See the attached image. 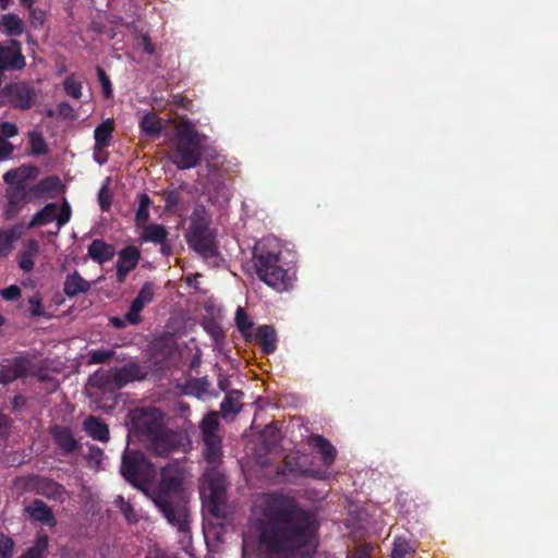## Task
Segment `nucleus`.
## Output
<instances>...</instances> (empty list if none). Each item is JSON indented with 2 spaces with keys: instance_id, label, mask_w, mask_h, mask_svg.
Listing matches in <instances>:
<instances>
[{
  "instance_id": "obj_1",
  "label": "nucleus",
  "mask_w": 558,
  "mask_h": 558,
  "mask_svg": "<svg viewBox=\"0 0 558 558\" xmlns=\"http://www.w3.org/2000/svg\"><path fill=\"white\" fill-rule=\"evenodd\" d=\"M319 523L314 511L281 493L268 494L259 520L258 549L263 558H292L315 549Z\"/></svg>"
},
{
  "instance_id": "obj_2",
  "label": "nucleus",
  "mask_w": 558,
  "mask_h": 558,
  "mask_svg": "<svg viewBox=\"0 0 558 558\" xmlns=\"http://www.w3.org/2000/svg\"><path fill=\"white\" fill-rule=\"evenodd\" d=\"M146 495L179 533H190V510L183 488V477L177 466H163L159 483L156 487L148 489Z\"/></svg>"
},
{
  "instance_id": "obj_3",
  "label": "nucleus",
  "mask_w": 558,
  "mask_h": 558,
  "mask_svg": "<svg viewBox=\"0 0 558 558\" xmlns=\"http://www.w3.org/2000/svg\"><path fill=\"white\" fill-rule=\"evenodd\" d=\"M175 148L171 161L180 170L195 168L202 159V136L191 121H182L175 126Z\"/></svg>"
},
{
  "instance_id": "obj_4",
  "label": "nucleus",
  "mask_w": 558,
  "mask_h": 558,
  "mask_svg": "<svg viewBox=\"0 0 558 558\" xmlns=\"http://www.w3.org/2000/svg\"><path fill=\"white\" fill-rule=\"evenodd\" d=\"M280 252H271L265 246H256L253 252V265L257 277L277 292L292 288V277L280 264Z\"/></svg>"
},
{
  "instance_id": "obj_5",
  "label": "nucleus",
  "mask_w": 558,
  "mask_h": 558,
  "mask_svg": "<svg viewBox=\"0 0 558 558\" xmlns=\"http://www.w3.org/2000/svg\"><path fill=\"white\" fill-rule=\"evenodd\" d=\"M120 473L128 483L145 495L156 477L154 464L142 452L128 449L122 456Z\"/></svg>"
},
{
  "instance_id": "obj_6",
  "label": "nucleus",
  "mask_w": 558,
  "mask_h": 558,
  "mask_svg": "<svg viewBox=\"0 0 558 558\" xmlns=\"http://www.w3.org/2000/svg\"><path fill=\"white\" fill-rule=\"evenodd\" d=\"M206 486L203 495L206 498L208 512L216 518H226L227 509V488L229 483L225 474L216 469H210L204 474Z\"/></svg>"
},
{
  "instance_id": "obj_7",
  "label": "nucleus",
  "mask_w": 558,
  "mask_h": 558,
  "mask_svg": "<svg viewBox=\"0 0 558 558\" xmlns=\"http://www.w3.org/2000/svg\"><path fill=\"white\" fill-rule=\"evenodd\" d=\"M147 373L138 362H129L117 368H111L106 374L96 373L95 380L97 386L105 390L121 389L135 380H142Z\"/></svg>"
},
{
  "instance_id": "obj_8",
  "label": "nucleus",
  "mask_w": 558,
  "mask_h": 558,
  "mask_svg": "<svg viewBox=\"0 0 558 558\" xmlns=\"http://www.w3.org/2000/svg\"><path fill=\"white\" fill-rule=\"evenodd\" d=\"M37 97V90L31 83L11 82L0 89V106L7 105L13 109L26 111L36 104Z\"/></svg>"
},
{
  "instance_id": "obj_9",
  "label": "nucleus",
  "mask_w": 558,
  "mask_h": 558,
  "mask_svg": "<svg viewBox=\"0 0 558 558\" xmlns=\"http://www.w3.org/2000/svg\"><path fill=\"white\" fill-rule=\"evenodd\" d=\"M71 216V206L66 201L60 207L57 203H48L33 216L32 220L26 225V229L46 226L56 220L58 231H60L70 221Z\"/></svg>"
},
{
  "instance_id": "obj_10",
  "label": "nucleus",
  "mask_w": 558,
  "mask_h": 558,
  "mask_svg": "<svg viewBox=\"0 0 558 558\" xmlns=\"http://www.w3.org/2000/svg\"><path fill=\"white\" fill-rule=\"evenodd\" d=\"M26 66V59L22 52V44L14 38L0 43V71H22Z\"/></svg>"
},
{
  "instance_id": "obj_11",
  "label": "nucleus",
  "mask_w": 558,
  "mask_h": 558,
  "mask_svg": "<svg viewBox=\"0 0 558 558\" xmlns=\"http://www.w3.org/2000/svg\"><path fill=\"white\" fill-rule=\"evenodd\" d=\"M49 433L62 454L70 456L80 451L81 445L69 426L57 424L50 427Z\"/></svg>"
},
{
  "instance_id": "obj_12",
  "label": "nucleus",
  "mask_w": 558,
  "mask_h": 558,
  "mask_svg": "<svg viewBox=\"0 0 558 558\" xmlns=\"http://www.w3.org/2000/svg\"><path fill=\"white\" fill-rule=\"evenodd\" d=\"M140 259L141 251L134 245L125 246L118 253L116 277L119 283L125 282L129 272L136 268Z\"/></svg>"
},
{
  "instance_id": "obj_13",
  "label": "nucleus",
  "mask_w": 558,
  "mask_h": 558,
  "mask_svg": "<svg viewBox=\"0 0 558 558\" xmlns=\"http://www.w3.org/2000/svg\"><path fill=\"white\" fill-rule=\"evenodd\" d=\"M149 448L157 456L166 457L179 447V436L174 432L162 427L157 434L148 439Z\"/></svg>"
},
{
  "instance_id": "obj_14",
  "label": "nucleus",
  "mask_w": 558,
  "mask_h": 558,
  "mask_svg": "<svg viewBox=\"0 0 558 558\" xmlns=\"http://www.w3.org/2000/svg\"><path fill=\"white\" fill-rule=\"evenodd\" d=\"M31 361L26 356H16L8 364L0 367V384L7 385L19 378H24L28 375Z\"/></svg>"
},
{
  "instance_id": "obj_15",
  "label": "nucleus",
  "mask_w": 558,
  "mask_h": 558,
  "mask_svg": "<svg viewBox=\"0 0 558 558\" xmlns=\"http://www.w3.org/2000/svg\"><path fill=\"white\" fill-rule=\"evenodd\" d=\"M279 473L283 476H302V477H313L317 480L326 478V471L320 470H311V469H302L299 462V458L296 457H287L281 466L279 468Z\"/></svg>"
},
{
  "instance_id": "obj_16",
  "label": "nucleus",
  "mask_w": 558,
  "mask_h": 558,
  "mask_svg": "<svg viewBox=\"0 0 558 558\" xmlns=\"http://www.w3.org/2000/svg\"><path fill=\"white\" fill-rule=\"evenodd\" d=\"M250 341H254L262 348L263 353L269 355L277 350V331L270 325L258 326L256 332L251 337Z\"/></svg>"
},
{
  "instance_id": "obj_17",
  "label": "nucleus",
  "mask_w": 558,
  "mask_h": 558,
  "mask_svg": "<svg viewBox=\"0 0 558 558\" xmlns=\"http://www.w3.org/2000/svg\"><path fill=\"white\" fill-rule=\"evenodd\" d=\"M133 421L136 430L145 436L147 440L165 427L161 418L155 413L142 412Z\"/></svg>"
},
{
  "instance_id": "obj_18",
  "label": "nucleus",
  "mask_w": 558,
  "mask_h": 558,
  "mask_svg": "<svg viewBox=\"0 0 558 558\" xmlns=\"http://www.w3.org/2000/svg\"><path fill=\"white\" fill-rule=\"evenodd\" d=\"M113 129H114L113 121L111 119H107L106 121L101 122L98 126H96V129L94 131V137H95L94 155H95V160L100 165L105 163L107 161V158H104V159L98 158L97 151L102 150L110 145Z\"/></svg>"
},
{
  "instance_id": "obj_19",
  "label": "nucleus",
  "mask_w": 558,
  "mask_h": 558,
  "mask_svg": "<svg viewBox=\"0 0 558 558\" xmlns=\"http://www.w3.org/2000/svg\"><path fill=\"white\" fill-rule=\"evenodd\" d=\"M25 512H27L33 520L46 524L49 527L57 525V519L51 508L41 499H35L31 505L26 506Z\"/></svg>"
},
{
  "instance_id": "obj_20",
  "label": "nucleus",
  "mask_w": 558,
  "mask_h": 558,
  "mask_svg": "<svg viewBox=\"0 0 558 558\" xmlns=\"http://www.w3.org/2000/svg\"><path fill=\"white\" fill-rule=\"evenodd\" d=\"M308 445L320 454L324 465L328 468L333 464L337 458V450L328 439L322 435L312 434L308 437Z\"/></svg>"
},
{
  "instance_id": "obj_21",
  "label": "nucleus",
  "mask_w": 558,
  "mask_h": 558,
  "mask_svg": "<svg viewBox=\"0 0 558 558\" xmlns=\"http://www.w3.org/2000/svg\"><path fill=\"white\" fill-rule=\"evenodd\" d=\"M83 428L94 440L107 442L110 439L109 426L101 417L89 415L84 420Z\"/></svg>"
},
{
  "instance_id": "obj_22",
  "label": "nucleus",
  "mask_w": 558,
  "mask_h": 558,
  "mask_svg": "<svg viewBox=\"0 0 558 558\" xmlns=\"http://www.w3.org/2000/svg\"><path fill=\"white\" fill-rule=\"evenodd\" d=\"M87 254L92 260L102 265L111 260L116 255V248L112 244L101 239H95L87 247Z\"/></svg>"
},
{
  "instance_id": "obj_23",
  "label": "nucleus",
  "mask_w": 558,
  "mask_h": 558,
  "mask_svg": "<svg viewBox=\"0 0 558 558\" xmlns=\"http://www.w3.org/2000/svg\"><path fill=\"white\" fill-rule=\"evenodd\" d=\"M186 242L193 251L197 252L206 259L218 256V250L211 232L205 235L196 236L194 239H187Z\"/></svg>"
},
{
  "instance_id": "obj_24",
  "label": "nucleus",
  "mask_w": 558,
  "mask_h": 558,
  "mask_svg": "<svg viewBox=\"0 0 558 558\" xmlns=\"http://www.w3.org/2000/svg\"><path fill=\"white\" fill-rule=\"evenodd\" d=\"M25 31L23 20L14 14L8 13L0 17V32L9 37L21 36Z\"/></svg>"
},
{
  "instance_id": "obj_25",
  "label": "nucleus",
  "mask_w": 558,
  "mask_h": 558,
  "mask_svg": "<svg viewBox=\"0 0 558 558\" xmlns=\"http://www.w3.org/2000/svg\"><path fill=\"white\" fill-rule=\"evenodd\" d=\"M90 289V284L77 271L68 275L63 284V291L69 298L85 293Z\"/></svg>"
},
{
  "instance_id": "obj_26",
  "label": "nucleus",
  "mask_w": 558,
  "mask_h": 558,
  "mask_svg": "<svg viewBox=\"0 0 558 558\" xmlns=\"http://www.w3.org/2000/svg\"><path fill=\"white\" fill-rule=\"evenodd\" d=\"M204 451L203 456L205 461L216 469V465L220 463L222 457L221 437L204 439Z\"/></svg>"
},
{
  "instance_id": "obj_27",
  "label": "nucleus",
  "mask_w": 558,
  "mask_h": 558,
  "mask_svg": "<svg viewBox=\"0 0 558 558\" xmlns=\"http://www.w3.org/2000/svg\"><path fill=\"white\" fill-rule=\"evenodd\" d=\"M37 489L39 494L53 500H61L65 493L63 485L48 477L38 480Z\"/></svg>"
},
{
  "instance_id": "obj_28",
  "label": "nucleus",
  "mask_w": 558,
  "mask_h": 558,
  "mask_svg": "<svg viewBox=\"0 0 558 558\" xmlns=\"http://www.w3.org/2000/svg\"><path fill=\"white\" fill-rule=\"evenodd\" d=\"M25 228L26 226L24 225H15L0 232V256L8 254L12 243L24 234Z\"/></svg>"
},
{
  "instance_id": "obj_29",
  "label": "nucleus",
  "mask_w": 558,
  "mask_h": 558,
  "mask_svg": "<svg viewBox=\"0 0 558 558\" xmlns=\"http://www.w3.org/2000/svg\"><path fill=\"white\" fill-rule=\"evenodd\" d=\"M169 232L162 225L150 223L144 227L141 238L144 242L163 243L168 240Z\"/></svg>"
},
{
  "instance_id": "obj_30",
  "label": "nucleus",
  "mask_w": 558,
  "mask_h": 558,
  "mask_svg": "<svg viewBox=\"0 0 558 558\" xmlns=\"http://www.w3.org/2000/svg\"><path fill=\"white\" fill-rule=\"evenodd\" d=\"M33 192L31 191V186L27 184H15L14 186H8L5 191L7 201L20 204L24 206L25 203L32 201Z\"/></svg>"
},
{
  "instance_id": "obj_31",
  "label": "nucleus",
  "mask_w": 558,
  "mask_h": 558,
  "mask_svg": "<svg viewBox=\"0 0 558 558\" xmlns=\"http://www.w3.org/2000/svg\"><path fill=\"white\" fill-rule=\"evenodd\" d=\"M39 251V244L35 240H29L26 243L25 250L19 256V267L25 272L34 269V257Z\"/></svg>"
},
{
  "instance_id": "obj_32",
  "label": "nucleus",
  "mask_w": 558,
  "mask_h": 558,
  "mask_svg": "<svg viewBox=\"0 0 558 558\" xmlns=\"http://www.w3.org/2000/svg\"><path fill=\"white\" fill-rule=\"evenodd\" d=\"M61 187V180L57 175H49L41 179L36 185L31 186V191L36 197H40L44 194H50L59 191Z\"/></svg>"
},
{
  "instance_id": "obj_33",
  "label": "nucleus",
  "mask_w": 558,
  "mask_h": 558,
  "mask_svg": "<svg viewBox=\"0 0 558 558\" xmlns=\"http://www.w3.org/2000/svg\"><path fill=\"white\" fill-rule=\"evenodd\" d=\"M242 396H243V393L239 390H232L225 396V398L220 404V411L225 418H227L228 415H230V414L234 415L240 412V410H241L240 399Z\"/></svg>"
},
{
  "instance_id": "obj_34",
  "label": "nucleus",
  "mask_w": 558,
  "mask_h": 558,
  "mask_svg": "<svg viewBox=\"0 0 558 558\" xmlns=\"http://www.w3.org/2000/svg\"><path fill=\"white\" fill-rule=\"evenodd\" d=\"M199 428L203 440L220 437L218 435L219 420L217 413L209 412L206 414L201 421Z\"/></svg>"
},
{
  "instance_id": "obj_35",
  "label": "nucleus",
  "mask_w": 558,
  "mask_h": 558,
  "mask_svg": "<svg viewBox=\"0 0 558 558\" xmlns=\"http://www.w3.org/2000/svg\"><path fill=\"white\" fill-rule=\"evenodd\" d=\"M141 129L150 137H158L161 134L162 125L160 118L156 113H146L141 120Z\"/></svg>"
},
{
  "instance_id": "obj_36",
  "label": "nucleus",
  "mask_w": 558,
  "mask_h": 558,
  "mask_svg": "<svg viewBox=\"0 0 558 558\" xmlns=\"http://www.w3.org/2000/svg\"><path fill=\"white\" fill-rule=\"evenodd\" d=\"M235 325L241 335L246 340H251L253 322L251 320L245 310L241 306H239L235 312Z\"/></svg>"
},
{
  "instance_id": "obj_37",
  "label": "nucleus",
  "mask_w": 558,
  "mask_h": 558,
  "mask_svg": "<svg viewBox=\"0 0 558 558\" xmlns=\"http://www.w3.org/2000/svg\"><path fill=\"white\" fill-rule=\"evenodd\" d=\"M150 197L146 193L138 195V208L135 214V223L137 227L145 226L149 219Z\"/></svg>"
},
{
  "instance_id": "obj_38",
  "label": "nucleus",
  "mask_w": 558,
  "mask_h": 558,
  "mask_svg": "<svg viewBox=\"0 0 558 558\" xmlns=\"http://www.w3.org/2000/svg\"><path fill=\"white\" fill-rule=\"evenodd\" d=\"M154 299V289L151 282H145L140 289L137 295L132 301V305L143 311L145 305L149 304Z\"/></svg>"
},
{
  "instance_id": "obj_39",
  "label": "nucleus",
  "mask_w": 558,
  "mask_h": 558,
  "mask_svg": "<svg viewBox=\"0 0 558 558\" xmlns=\"http://www.w3.org/2000/svg\"><path fill=\"white\" fill-rule=\"evenodd\" d=\"M207 233H210L207 222L203 218L193 217L186 233V240L194 239L199 235H205Z\"/></svg>"
},
{
  "instance_id": "obj_40",
  "label": "nucleus",
  "mask_w": 558,
  "mask_h": 558,
  "mask_svg": "<svg viewBox=\"0 0 558 558\" xmlns=\"http://www.w3.org/2000/svg\"><path fill=\"white\" fill-rule=\"evenodd\" d=\"M82 83L76 80L74 74L69 75L63 82L65 94L72 98L80 99L82 97Z\"/></svg>"
},
{
  "instance_id": "obj_41",
  "label": "nucleus",
  "mask_w": 558,
  "mask_h": 558,
  "mask_svg": "<svg viewBox=\"0 0 558 558\" xmlns=\"http://www.w3.org/2000/svg\"><path fill=\"white\" fill-rule=\"evenodd\" d=\"M116 354L114 350L97 349L88 352V364H104L110 361Z\"/></svg>"
},
{
  "instance_id": "obj_42",
  "label": "nucleus",
  "mask_w": 558,
  "mask_h": 558,
  "mask_svg": "<svg viewBox=\"0 0 558 558\" xmlns=\"http://www.w3.org/2000/svg\"><path fill=\"white\" fill-rule=\"evenodd\" d=\"M49 545V537L47 534L40 533L37 535L34 545L27 550V553L44 558V553L47 550Z\"/></svg>"
},
{
  "instance_id": "obj_43",
  "label": "nucleus",
  "mask_w": 558,
  "mask_h": 558,
  "mask_svg": "<svg viewBox=\"0 0 558 558\" xmlns=\"http://www.w3.org/2000/svg\"><path fill=\"white\" fill-rule=\"evenodd\" d=\"M27 175L22 171L21 168L11 169L3 174V181L9 186H14L15 184H26Z\"/></svg>"
},
{
  "instance_id": "obj_44",
  "label": "nucleus",
  "mask_w": 558,
  "mask_h": 558,
  "mask_svg": "<svg viewBox=\"0 0 558 558\" xmlns=\"http://www.w3.org/2000/svg\"><path fill=\"white\" fill-rule=\"evenodd\" d=\"M28 308L27 312L31 317H40L45 316L46 312L41 303V298L38 293L28 298Z\"/></svg>"
},
{
  "instance_id": "obj_45",
  "label": "nucleus",
  "mask_w": 558,
  "mask_h": 558,
  "mask_svg": "<svg viewBox=\"0 0 558 558\" xmlns=\"http://www.w3.org/2000/svg\"><path fill=\"white\" fill-rule=\"evenodd\" d=\"M411 551H413V548L408 541L402 539V538H397L393 542L391 558H404Z\"/></svg>"
},
{
  "instance_id": "obj_46",
  "label": "nucleus",
  "mask_w": 558,
  "mask_h": 558,
  "mask_svg": "<svg viewBox=\"0 0 558 558\" xmlns=\"http://www.w3.org/2000/svg\"><path fill=\"white\" fill-rule=\"evenodd\" d=\"M208 386L209 384L205 378L192 379L186 385L187 393L194 395L199 398L201 396L207 392Z\"/></svg>"
},
{
  "instance_id": "obj_47",
  "label": "nucleus",
  "mask_w": 558,
  "mask_h": 558,
  "mask_svg": "<svg viewBox=\"0 0 558 558\" xmlns=\"http://www.w3.org/2000/svg\"><path fill=\"white\" fill-rule=\"evenodd\" d=\"M29 143L34 155L40 156L48 153L47 144L40 134H32Z\"/></svg>"
},
{
  "instance_id": "obj_48",
  "label": "nucleus",
  "mask_w": 558,
  "mask_h": 558,
  "mask_svg": "<svg viewBox=\"0 0 558 558\" xmlns=\"http://www.w3.org/2000/svg\"><path fill=\"white\" fill-rule=\"evenodd\" d=\"M116 502L129 522L136 521L134 508L130 502L125 501L122 496H119Z\"/></svg>"
},
{
  "instance_id": "obj_49",
  "label": "nucleus",
  "mask_w": 558,
  "mask_h": 558,
  "mask_svg": "<svg viewBox=\"0 0 558 558\" xmlns=\"http://www.w3.org/2000/svg\"><path fill=\"white\" fill-rule=\"evenodd\" d=\"M98 80L100 82V85L102 87V92L106 98H109L112 96V86L109 76L106 74L105 70L100 66L96 68Z\"/></svg>"
},
{
  "instance_id": "obj_50",
  "label": "nucleus",
  "mask_w": 558,
  "mask_h": 558,
  "mask_svg": "<svg viewBox=\"0 0 558 558\" xmlns=\"http://www.w3.org/2000/svg\"><path fill=\"white\" fill-rule=\"evenodd\" d=\"M29 10V22L34 28L43 27L46 21V13L43 10L35 9L33 5Z\"/></svg>"
},
{
  "instance_id": "obj_51",
  "label": "nucleus",
  "mask_w": 558,
  "mask_h": 558,
  "mask_svg": "<svg viewBox=\"0 0 558 558\" xmlns=\"http://www.w3.org/2000/svg\"><path fill=\"white\" fill-rule=\"evenodd\" d=\"M166 209H173L181 203V193L178 190L166 191L163 193Z\"/></svg>"
},
{
  "instance_id": "obj_52",
  "label": "nucleus",
  "mask_w": 558,
  "mask_h": 558,
  "mask_svg": "<svg viewBox=\"0 0 558 558\" xmlns=\"http://www.w3.org/2000/svg\"><path fill=\"white\" fill-rule=\"evenodd\" d=\"M22 209V205L8 201L7 205L4 206L2 217L4 220H12L21 213Z\"/></svg>"
},
{
  "instance_id": "obj_53",
  "label": "nucleus",
  "mask_w": 558,
  "mask_h": 558,
  "mask_svg": "<svg viewBox=\"0 0 558 558\" xmlns=\"http://www.w3.org/2000/svg\"><path fill=\"white\" fill-rule=\"evenodd\" d=\"M112 197L107 189V186H102L98 192V203L99 207L102 211H107L111 207Z\"/></svg>"
},
{
  "instance_id": "obj_54",
  "label": "nucleus",
  "mask_w": 558,
  "mask_h": 558,
  "mask_svg": "<svg viewBox=\"0 0 558 558\" xmlns=\"http://www.w3.org/2000/svg\"><path fill=\"white\" fill-rule=\"evenodd\" d=\"M17 133L19 129L16 124L8 121L0 123V138L7 140L14 137Z\"/></svg>"
},
{
  "instance_id": "obj_55",
  "label": "nucleus",
  "mask_w": 558,
  "mask_h": 558,
  "mask_svg": "<svg viewBox=\"0 0 558 558\" xmlns=\"http://www.w3.org/2000/svg\"><path fill=\"white\" fill-rule=\"evenodd\" d=\"M58 117L63 119H74L76 113L74 108L66 101H62L57 106Z\"/></svg>"
},
{
  "instance_id": "obj_56",
  "label": "nucleus",
  "mask_w": 558,
  "mask_h": 558,
  "mask_svg": "<svg viewBox=\"0 0 558 558\" xmlns=\"http://www.w3.org/2000/svg\"><path fill=\"white\" fill-rule=\"evenodd\" d=\"M0 294L7 301H15L21 296V289L17 286L12 284L5 289H2Z\"/></svg>"
},
{
  "instance_id": "obj_57",
  "label": "nucleus",
  "mask_w": 558,
  "mask_h": 558,
  "mask_svg": "<svg viewBox=\"0 0 558 558\" xmlns=\"http://www.w3.org/2000/svg\"><path fill=\"white\" fill-rule=\"evenodd\" d=\"M141 312L142 310L131 304L129 311L124 315L125 320L131 325H138L142 322Z\"/></svg>"
},
{
  "instance_id": "obj_58",
  "label": "nucleus",
  "mask_w": 558,
  "mask_h": 558,
  "mask_svg": "<svg viewBox=\"0 0 558 558\" xmlns=\"http://www.w3.org/2000/svg\"><path fill=\"white\" fill-rule=\"evenodd\" d=\"M14 543L12 538L5 537L0 542V558H11Z\"/></svg>"
},
{
  "instance_id": "obj_59",
  "label": "nucleus",
  "mask_w": 558,
  "mask_h": 558,
  "mask_svg": "<svg viewBox=\"0 0 558 558\" xmlns=\"http://www.w3.org/2000/svg\"><path fill=\"white\" fill-rule=\"evenodd\" d=\"M351 558H372L371 548L366 545H360L354 548Z\"/></svg>"
},
{
  "instance_id": "obj_60",
  "label": "nucleus",
  "mask_w": 558,
  "mask_h": 558,
  "mask_svg": "<svg viewBox=\"0 0 558 558\" xmlns=\"http://www.w3.org/2000/svg\"><path fill=\"white\" fill-rule=\"evenodd\" d=\"M13 151V145L7 140L0 138V160L7 159Z\"/></svg>"
},
{
  "instance_id": "obj_61",
  "label": "nucleus",
  "mask_w": 558,
  "mask_h": 558,
  "mask_svg": "<svg viewBox=\"0 0 558 558\" xmlns=\"http://www.w3.org/2000/svg\"><path fill=\"white\" fill-rule=\"evenodd\" d=\"M172 104L183 109H189V107L192 105V101L182 94H177L172 96Z\"/></svg>"
},
{
  "instance_id": "obj_62",
  "label": "nucleus",
  "mask_w": 558,
  "mask_h": 558,
  "mask_svg": "<svg viewBox=\"0 0 558 558\" xmlns=\"http://www.w3.org/2000/svg\"><path fill=\"white\" fill-rule=\"evenodd\" d=\"M104 457V451L97 446H90L88 450V458L92 461L100 463Z\"/></svg>"
},
{
  "instance_id": "obj_63",
  "label": "nucleus",
  "mask_w": 558,
  "mask_h": 558,
  "mask_svg": "<svg viewBox=\"0 0 558 558\" xmlns=\"http://www.w3.org/2000/svg\"><path fill=\"white\" fill-rule=\"evenodd\" d=\"M27 402V398L23 395H15L12 399V410L13 411H20L22 410Z\"/></svg>"
},
{
  "instance_id": "obj_64",
  "label": "nucleus",
  "mask_w": 558,
  "mask_h": 558,
  "mask_svg": "<svg viewBox=\"0 0 558 558\" xmlns=\"http://www.w3.org/2000/svg\"><path fill=\"white\" fill-rule=\"evenodd\" d=\"M146 558H178L173 554L166 553L159 548H155L148 551Z\"/></svg>"
}]
</instances>
